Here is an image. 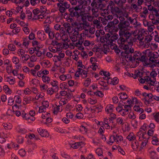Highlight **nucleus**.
<instances>
[{"label":"nucleus","instance_id":"nucleus-1","mask_svg":"<svg viewBox=\"0 0 159 159\" xmlns=\"http://www.w3.org/2000/svg\"><path fill=\"white\" fill-rule=\"evenodd\" d=\"M73 27L74 28V30L72 27H68L67 29V31L68 33L70 35H73L75 36V39L76 38V39H74V41L77 40V35H78V31L81 30L84 27V24L81 23L75 22L72 24Z\"/></svg>","mask_w":159,"mask_h":159},{"label":"nucleus","instance_id":"nucleus-2","mask_svg":"<svg viewBox=\"0 0 159 159\" xmlns=\"http://www.w3.org/2000/svg\"><path fill=\"white\" fill-rule=\"evenodd\" d=\"M148 8L149 10L152 11V14L155 16L157 17L156 21L153 20V18H151L152 20V22L153 24H157L159 23V8L158 7V6L155 7L153 8L152 6L151 5L148 6Z\"/></svg>","mask_w":159,"mask_h":159},{"label":"nucleus","instance_id":"nucleus-3","mask_svg":"<svg viewBox=\"0 0 159 159\" xmlns=\"http://www.w3.org/2000/svg\"><path fill=\"white\" fill-rule=\"evenodd\" d=\"M123 48L125 50L124 53L122 52V55L125 57L126 60H130L131 59V57L130 56H129V55L127 54L129 53V46L128 45H125L123 46Z\"/></svg>","mask_w":159,"mask_h":159},{"label":"nucleus","instance_id":"nucleus-4","mask_svg":"<svg viewBox=\"0 0 159 159\" xmlns=\"http://www.w3.org/2000/svg\"><path fill=\"white\" fill-rule=\"evenodd\" d=\"M100 74L103 76V78L106 80L107 82H109L110 77L109 73L108 72L102 70L100 72Z\"/></svg>","mask_w":159,"mask_h":159},{"label":"nucleus","instance_id":"nucleus-5","mask_svg":"<svg viewBox=\"0 0 159 159\" xmlns=\"http://www.w3.org/2000/svg\"><path fill=\"white\" fill-rule=\"evenodd\" d=\"M137 60L140 61L143 63L144 65L145 66H149V64L151 63V60H146L145 57L144 56H142L138 58Z\"/></svg>","mask_w":159,"mask_h":159},{"label":"nucleus","instance_id":"nucleus-6","mask_svg":"<svg viewBox=\"0 0 159 159\" xmlns=\"http://www.w3.org/2000/svg\"><path fill=\"white\" fill-rule=\"evenodd\" d=\"M144 97V99H159V97L156 96H153L151 93H145L143 94Z\"/></svg>","mask_w":159,"mask_h":159},{"label":"nucleus","instance_id":"nucleus-7","mask_svg":"<svg viewBox=\"0 0 159 159\" xmlns=\"http://www.w3.org/2000/svg\"><path fill=\"white\" fill-rule=\"evenodd\" d=\"M157 74L155 71H152L150 74L151 76H149V78L152 79L150 80V85H155V82H156V79L155 77L157 76Z\"/></svg>","mask_w":159,"mask_h":159},{"label":"nucleus","instance_id":"nucleus-8","mask_svg":"<svg viewBox=\"0 0 159 159\" xmlns=\"http://www.w3.org/2000/svg\"><path fill=\"white\" fill-rule=\"evenodd\" d=\"M37 131L39 133L42 137H48L49 134L46 130L43 129L41 128L38 129Z\"/></svg>","mask_w":159,"mask_h":159},{"label":"nucleus","instance_id":"nucleus-9","mask_svg":"<svg viewBox=\"0 0 159 159\" xmlns=\"http://www.w3.org/2000/svg\"><path fill=\"white\" fill-rule=\"evenodd\" d=\"M66 96L68 98H71V95L70 94H67L66 92L64 91H61L60 94H57L56 96V98H62L61 96Z\"/></svg>","mask_w":159,"mask_h":159},{"label":"nucleus","instance_id":"nucleus-10","mask_svg":"<svg viewBox=\"0 0 159 159\" xmlns=\"http://www.w3.org/2000/svg\"><path fill=\"white\" fill-rule=\"evenodd\" d=\"M103 123L105 125V127L106 129H110L109 124L111 123V120L108 118L106 117L103 119Z\"/></svg>","mask_w":159,"mask_h":159},{"label":"nucleus","instance_id":"nucleus-11","mask_svg":"<svg viewBox=\"0 0 159 159\" xmlns=\"http://www.w3.org/2000/svg\"><path fill=\"white\" fill-rule=\"evenodd\" d=\"M152 79L149 78V76H148L145 77L144 79L140 77L139 78V80L140 82L141 83H144L146 82L150 84V80H152Z\"/></svg>","mask_w":159,"mask_h":159},{"label":"nucleus","instance_id":"nucleus-12","mask_svg":"<svg viewBox=\"0 0 159 159\" xmlns=\"http://www.w3.org/2000/svg\"><path fill=\"white\" fill-rule=\"evenodd\" d=\"M114 108V106L111 104H109L106 107L105 110L107 114H109L112 112Z\"/></svg>","mask_w":159,"mask_h":159},{"label":"nucleus","instance_id":"nucleus-13","mask_svg":"<svg viewBox=\"0 0 159 159\" xmlns=\"http://www.w3.org/2000/svg\"><path fill=\"white\" fill-rule=\"evenodd\" d=\"M76 66L77 67L79 70H82L84 67V65L82 64V61L80 60H76L75 62Z\"/></svg>","mask_w":159,"mask_h":159},{"label":"nucleus","instance_id":"nucleus-14","mask_svg":"<svg viewBox=\"0 0 159 159\" xmlns=\"http://www.w3.org/2000/svg\"><path fill=\"white\" fill-rule=\"evenodd\" d=\"M5 80L11 85L14 84L15 82V79L12 77H6L5 78Z\"/></svg>","mask_w":159,"mask_h":159},{"label":"nucleus","instance_id":"nucleus-15","mask_svg":"<svg viewBox=\"0 0 159 159\" xmlns=\"http://www.w3.org/2000/svg\"><path fill=\"white\" fill-rule=\"evenodd\" d=\"M139 100H135V105L134 106V109L135 111L138 112L139 110L140 106H142V103L141 102H139Z\"/></svg>","mask_w":159,"mask_h":159},{"label":"nucleus","instance_id":"nucleus-16","mask_svg":"<svg viewBox=\"0 0 159 159\" xmlns=\"http://www.w3.org/2000/svg\"><path fill=\"white\" fill-rule=\"evenodd\" d=\"M56 44V45L54 46L53 47L50 46L49 47V49L50 51L53 52H57V51H59L60 48L59 49L57 48L59 46H60V44H57V43Z\"/></svg>","mask_w":159,"mask_h":159},{"label":"nucleus","instance_id":"nucleus-17","mask_svg":"<svg viewBox=\"0 0 159 159\" xmlns=\"http://www.w3.org/2000/svg\"><path fill=\"white\" fill-rule=\"evenodd\" d=\"M116 111L122 116H125L129 113V111H127V110H126L124 109V108L120 109H119V108H117Z\"/></svg>","mask_w":159,"mask_h":159},{"label":"nucleus","instance_id":"nucleus-18","mask_svg":"<svg viewBox=\"0 0 159 159\" xmlns=\"http://www.w3.org/2000/svg\"><path fill=\"white\" fill-rule=\"evenodd\" d=\"M37 35L38 38L41 40H43L45 38V34L43 31H38Z\"/></svg>","mask_w":159,"mask_h":159},{"label":"nucleus","instance_id":"nucleus-19","mask_svg":"<svg viewBox=\"0 0 159 159\" xmlns=\"http://www.w3.org/2000/svg\"><path fill=\"white\" fill-rule=\"evenodd\" d=\"M112 138L114 141L118 142L119 140L120 141H121L123 140V137L121 135H119L118 134H116V135H112Z\"/></svg>","mask_w":159,"mask_h":159},{"label":"nucleus","instance_id":"nucleus-20","mask_svg":"<svg viewBox=\"0 0 159 159\" xmlns=\"http://www.w3.org/2000/svg\"><path fill=\"white\" fill-rule=\"evenodd\" d=\"M110 39V35L109 34H107L105 36V37L103 36L100 38V41L102 43L106 42L107 43H109L108 41Z\"/></svg>","mask_w":159,"mask_h":159},{"label":"nucleus","instance_id":"nucleus-21","mask_svg":"<svg viewBox=\"0 0 159 159\" xmlns=\"http://www.w3.org/2000/svg\"><path fill=\"white\" fill-rule=\"evenodd\" d=\"M151 62H152L151 64H149V66L154 67V66L159 67V60H155L154 59L151 60Z\"/></svg>","mask_w":159,"mask_h":159},{"label":"nucleus","instance_id":"nucleus-22","mask_svg":"<svg viewBox=\"0 0 159 159\" xmlns=\"http://www.w3.org/2000/svg\"><path fill=\"white\" fill-rule=\"evenodd\" d=\"M64 56L65 54L64 53H60L59 54L58 56H54L53 57L54 60L55 61H60L61 58H63L64 57Z\"/></svg>","mask_w":159,"mask_h":159},{"label":"nucleus","instance_id":"nucleus-23","mask_svg":"<svg viewBox=\"0 0 159 159\" xmlns=\"http://www.w3.org/2000/svg\"><path fill=\"white\" fill-rule=\"evenodd\" d=\"M2 125L6 130H10L12 128V124L9 123H4Z\"/></svg>","mask_w":159,"mask_h":159},{"label":"nucleus","instance_id":"nucleus-24","mask_svg":"<svg viewBox=\"0 0 159 159\" xmlns=\"http://www.w3.org/2000/svg\"><path fill=\"white\" fill-rule=\"evenodd\" d=\"M79 130L83 134H86L88 133V129L83 125H81L80 126Z\"/></svg>","mask_w":159,"mask_h":159},{"label":"nucleus","instance_id":"nucleus-25","mask_svg":"<svg viewBox=\"0 0 159 159\" xmlns=\"http://www.w3.org/2000/svg\"><path fill=\"white\" fill-rule=\"evenodd\" d=\"M126 139L129 141H132L135 140L136 137L134 135V133L132 132L129 133V135L127 136Z\"/></svg>","mask_w":159,"mask_h":159},{"label":"nucleus","instance_id":"nucleus-26","mask_svg":"<svg viewBox=\"0 0 159 159\" xmlns=\"http://www.w3.org/2000/svg\"><path fill=\"white\" fill-rule=\"evenodd\" d=\"M119 82V80L117 77H114L112 79L110 78L109 82H108L107 83L108 84L115 85L118 83Z\"/></svg>","mask_w":159,"mask_h":159},{"label":"nucleus","instance_id":"nucleus-27","mask_svg":"<svg viewBox=\"0 0 159 159\" xmlns=\"http://www.w3.org/2000/svg\"><path fill=\"white\" fill-rule=\"evenodd\" d=\"M131 146L132 148L134 149H137L139 147V143L135 139L132 142Z\"/></svg>","mask_w":159,"mask_h":159},{"label":"nucleus","instance_id":"nucleus-28","mask_svg":"<svg viewBox=\"0 0 159 159\" xmlns=\"http://www.w3.org/2000/svg\"><path fill=\"white\" fill-rule=\"evenodd\" d=\"M119 98L120 99H126L128 98V96L125 93H120L118 95Z\"/></svg>","mask_w":159,"mask_h":159},{"label":"nucleus","instance_id":"nucleus-29","mask_svg":"<svg viewBox=\"0 0 159 159\" xmlns=\"http://www.w3.org/2000/svg\"><path fill=\"white\" fill-rule=\"evenodd\" d=\"M3 90L7 94H10L11 93V90L7 85L3 86Z\"/></svg>","mask_w":159,"mask_h":159},{"label":"nucleus","instance_id":"nucleus-30","mask_svg":"<svg viewBox=\"0 0 159 159\" xmlns=\"http://www.w3.org/2000/svg\"><path fill=\"white\" fill-rule=\"evenodd\" d=\"M42 66L44 67H48L50 66V63L48 61L44 60L41 63Z\"/></svg>","mask_w":159,"mask_h":159},{"label":"nucleus","instance_id":"nucleus-31","mask_svg":"<svg viewBox=\"0 0 159 159\" xmlns=\"http://www.w3.org/2000/svg\"><path fill=\"white\" fill-rule=\"evenodd\" d=\"M42 80L45 83H48L50 80V78L48 76L44 75L42 76Z\"/></svg>","mask_w":159,"mask_h":159},{"label":"nucleus","instance_id":"nucleus-32","mask_svg":"<svg viewBox=\"0 0 159 159\" xmlns=\"http://www.w3.org/2000/svg\"><path fill=\"white\" fill-rule=\"evenodd\" d=\"M125 104H126V102H123V100H120L118 104V106L116 108V110H117V108H119V109H120L123 108V106Z\"/></svg>","mask_w":159,"mask_h":159},{"label":"nucleus","instance_id":"nucleus-33","mask_svg":"<svg viewBox=\"0 0 159 159\" xmlns=\"http://www.w3.org/2000/svg\"><path fill=\"white\" fill-rule=\"evenodd\" d=\"M116 122L117 125H122L124 124L123 119L121 117H119L116 119Z\"/></svg>","mask_w":159,"mask_h":159},{"label":"nucleus","instance_id":"nucleus-34","mask_svg":"<svg viewBox=\"0 0 159 159\" xmlns=\"http://www.w3.org/2000/svg\"><path fill=\"white\" fill-rule=\"evenodd\" d=\"M51 85L53 87H55V89H58V82L57 81L53 80L50 83Z\"/></svg>","mask_w":159,"mask_h":159},{"label":"nucleus","instance_id":"nucleus-35","mask_svg":"<svg viewBox=\"0 0 159 159\" xmlns=\"http://www.w3.org/2000/svg\"><path fill=\"white\" fill-rule=\"evenodd\" d=\"M18 133L21 134H24L27 132V130L24 128H19L17 130Z\"/></svg>","mask_w":159,"mask_h":159},{"label":"nucleus","instance_id":"nucleus-36","mask_svg":"<svg viewBox=\"0 0 159 159\" xmlns=\"http://www.w3.org/2000/svg\"><path fill=\"white\" fill-rule=\"evenodd\" d=\"M95 152L97 154L99 157H101L102 158L103 157V152L101 148H98L95 151Z\"/></svg>","mask_w":159,"mask_h":159},{"label":"nucleus","instance_id":"nucleus-37","mask_svg":"<svg viewBox=\"0 0 159 159\" xmlns=\"http://www.w3.org/2000/svg\"><path fill=\"white\" fill-rule=\"evenodd\" d=\"M23 6H18L16 8L15 11V14H16L17 13H21L23 11Z\"/></svg>","mask_w":159,"mask_h":159},{"label":"nucleus","instance_id":"nucleus-38","mask_svg":"<svg viewBox=\"0 0 159 159\" xmlns=\"http://www.w3.org/2000/svg\"><path fill=\"white\" fill-rule=\"evenodd\" d=\"M33 46H37L38 48H42L43 47V45H40V43L36 40H34L32 42Z\"/></svg>","mask_w":159,"mask_h":159},{"label":"nucleus","instance_id":"nucleus-39","mask_svg":"<svg viewBox=\"0 0 159 159\" xmlns=\"http://www.w3.org/2000/svg\"><path fill=\"white\" fill-rule=\"evenodd\" d=\"M30 58V56L27 54H24L20 57V59L23 61H27Z\"/></svg>","mask_w":159,"mask_h":159},{"label":"nucleus","instance_id":"nucleus-40","mask_svg":"<svg viewBox=\"0 0 159 159\" xmlns=\"http://www.w3.org/2000/svg\"><path fill=\"white\" fill-rule=\"evenodd\" d=\"M25 120H27V118H29V117L28 116V115L27 114L25 111H21V114L20 115Z\"/></svg>","mask_w":159,"mask_h":159},{"label":"nucleus","instance_id":"nucleus-41","mask_svg":"<svg viewBox=\"0 0 159 159\" xmlns=\"http://www.w3.org/2000/svg\"><path fill=\"white\" fill-rule=\"evenodd\" d=\"M60 87L61 89H67V84L66 82H63L60 85Z\"/></svg>","mask_w":159,"mask_h":159},{"label":"nucleus","instance_id":"nucleus-42","mask_svg":"<svg viewBox=\"0 0 159 159\" xmlns=\"http://www.w3.org/2000/svg\"><path fill=\"white\" fill-rule=\"evenodd\" d=\"M18 154L21 157H24L25 155L26 152L24 149L22 148L19 151Z\"/></svg>","mask_w":159,"mask_h":159},{"label":"nucleus","instance_id":"nucleus-43","mask_svg":"<svg viewBox=\"0 0 159 159\" xmlns=\"http://www.w3.org/2000/svg\"><path fill=\"white\" fill-rule=\"evenodd\" d=\"M109 114V117L108 118L111 121H113L116 119V115L115 113L111 112Z\"/></svg>","mask_w":159,"mask_h":159},{"label":"nucleus","instance_id":"nucleus-44","mask_svg":"<svg viewBox=\"0 0 159 159\" xmlns=\"http://www.w3.org/2000/svg\"><path fill=\"white\" fill-rule=\"evenodd\" d=\"M60 107V105L58 106H57L56 107H54L53 108V113L54 114L57 115L60 110L59 107Z\"/></svg>","mask_w":159,"mask_h":159},{"label":"nucleus","instance_id":"nucleus-45","mask_svg":"<svg viewBox=\"0 0 159 159\" xmlns=\"http://www.w3.org/2000/svg\"><path fill=\"white\" fill-rule=\"evenodd\" d=\"M147 136H148L147 135L146 133V132H143L142 133V135H141V137H139V141H141L143 139H147Z\"/></svg>","mask_w":159,"mask_h":159},{"label":"nucleus","instance_id":"nucleus-46","mask_svg":"<svg viewBox=\"0 0 159 159\" xmlns=\"http://www.w3.org/2000/svg\"><path fill=\"white\" fill-rule=\"evenodd\" d=\"M25 53V50L22 49H19L18 50L17 52V54L20 57Z\"/></svg>","mask_w":159,"mask_h":159},{"label":"nucleus","instance_id":"nucleus-47","mask_svg":"<svg viewBox=\"0 0 159 159\" xmlns=\"http://www.w3.org/2000/svg\"><path fill=\"white\" fill-rule=\"evenodd\" d=\"M149 139V137L147 138V139H145V140L143 141L141 143V146L140 147L141 149L143 148V147L145 146L148 142V139Z\"/></svg>","mask_w":159,"mask_h":159},{"label":"nucleus","instance_id":"nucleus-48","mask_svg":"<svg viewBox=\"0 0 159 159\" xmlns=\"http://www.w3.org/2000/svg\"><path fill=\"white\" fill-rule=\"evenodd\" d=\"M153 115L154 116V119L157 122H159V112L157 113L156 114L153 113Z\"/></svg>","mask_w":159,"mask_h":159},{"label":"nucleus","instance_id":"nucleus-49","mask_svg":"<svg viewBox=\"0 0 159 159\" xmlns=\"http://www.w3.org/2000/svg\"><path fill=\"white\" fill-rule=\"evenodd\" d=\"M158 139L156 137L153 136L152 138V143L153 145H157L158 142Z\"/></svg>","mask_w":159,"mask_h":159},{"label":"nucleus","instance_id":"nucleus-50","mask_svg":"<svg viewBox=\"0 0 159 159\" xmlns=\"http://www.w3.org/2000/svg\"><path fill=\"white\" fill-rule=\"evenodd\" d=\"M133 105L131 104L126 105V104H125L124 106V109H125L126 110H127V111H129V110H130L131 109V107Z\"/></svg>","mask_w":159,"mask_h":159},{"label":"nucleus","instance_id":"nucleus-51","mask_svg":"<svg viewBox=\"0 0 159 159\" xmlns=\"http://www.w3.org/2000/svg\"><path fill=\"white\" fill-rule=\"evenodd\" d=\"M39 113L44 112L45 113L46 110V108H45L43 106H41L39 107Z\"/></svg>","mask_w":159,"mask_h":159},{"label":"nucleus","instance_id":"nucleus-52","mask_svg":"<svg viewBox=\"0 0 159 159\" xmlns=\"http://www.w3.org/2000/svg\"><path fill=\"white\" fill-rule=\"evenodd\" d=\"M23 30L26 34H28L30 33V30L28 27V25L25 27H23Z\"/></svg>","mask_w":159,"mask_h":159},{"label":"nucleus","instance_id":"nucleus-53","mask_svg":"<svg viewBox=\"0 0 159 159\" xmlns=\"http://www.w3.org/2000/svg\"><path fill=\"white\" fill-rule=\"evenodd\" d=\"M45 114L47 115V116H46V117H47L46 118V121L48 123L51 122L53 120L52 118L49 117V116H50V114L46 112V113Z\"/></svg>","mask_w":159,"mask_h":159},{"label":"nucleus","instance_id":"nucleus-54","mask_svg":"<svg viewBox=\"0 0 159 159\" xmlns=\"http://www.w3.org/2000/svg\"><path fill=\"white\" fill-rule=\"evenodd\" d=\"M12 62L15 64L18 63L19 62V59L16 57H14L12 59Z\"/></svg>","mask_w":159,"mask_h":159},{"label":"nucleus","instance_id":"nucleus-55","mask_svg":"<svg viewBox=\"0 0 159 159\" xmlns=\"http://www.w3.org/2000/svg\"><path fill=\"white\" fill-rule=\"evenodd\" d=\"M138 124V121L135 120H132L131 121L132 126L135 128H137Z\"/></svg>","mask_w":159,"mask_h":159},{"label":"nucleus","instance_id":"nucleus-56","mask_svg":"<svg viewBox=\"0 0 159 159\" xmlns=\"http://www.w3.org/2000/svg\"><path fill=\"white\" fill-rule=\"evenodd\" d=\"M15 9H12L11 11H7L6 13V15L10 17L11 16L12 13L15 14Z\"/></svg>","mask_w":159,"mask_h":159},{"label":"nucleus","instance_id":"nucleus-57","mask_svg":"<svg viewBox=\"0 0 159 159\" xmlns=\"http://www.w3.org/2000/svg\"><path fill=\"white\" fill-rule=\"evenodd\" d=\"M28 116L29 117V118H27V119L26 120H28L29 122L33 121L35 120V117L33 116H31L29 115H28Z\"/></svg>","mask_w":159,"mask_h":159},{"label":"nucleus","instance_id":"nucleus-58","mask_svg":"<svg viewBox=\"0 0 159 159\" xmlns=\"http://www.w3.org/2000/svg\"><path fill=\"white\" fill-rule=\"evenodd\" d=\"M91 80L89 79H87L86 80L84 83V85L85 86H88L90 84Z\"/></svg>","mask_w":159,"mask_h":159},{"label":"nucleus","instance_id":"nucleus-59","mask_svg":"<svg viewBox=\"0 0 159 159\" xmlns=\"http://www.w3.org/2000/svg\"><path fill=\"white\" fill-rule=\"evenodd\" d=\"M40 86L41 90L43 91H45L48 88V86L45 84H41Z\"/></svg>","mask_w":159,"mask_h":159},{"label":"nucleus","instance_id":"nucleus-60","mask_svg":"<svg viewBox=\"0 0 159 159\" xmlns=\"http://www.w3.org/2000/svg\"><path fill=\"white\" fill-rule=\"evenodd\" d=\"M152 37L150 36H147L145 39V42L147 44V45H149L148 43L152 40Z\"/></svg>","mask_w":159,"mask_h":159},{"label":"nucleus","instance_id":"nucleus-61","mask_svg":"<svg viewBox=\"0 0 159 159\" xmlns=\"http://www.w3.org/2000/svg\"><path fill=\"white\" fill-rule=\"evenodd\" d=\"M8 49L11 51H14L16 50L15 46L12 44H10L8 46Z\"/></svg>","mask_w":159,"mask_h":159},{"label":"nucleus","instance_id":"nucleus-62","mask_svg":"<svg viewBox=\"0 0 159 159\" xmlns=\"http://www.w3.org/2000/svg\"><path fill=\"white\" fill-rule=\"evenodd\" d=\"M47 9L45 6H41L40 7V12L43 14H44L46 13Z\"/></svg>","mask_w":159,"mask_h":159},{"label":"nucleus","instance_id":"nucleus-63","mask_svg":"<svg viewBox=\"0 0 159 159\" xmlns=\"http://www.w3.org/2000/svg\"><path fill=\"white\" fill-rule=\"evenodd\" d=\"M54 92V90L51 88H49L47 90V93L50 95L53 94Z\"/></svg>","mask_w":159,"mask_h":159},{"label":"nucleus","instance_id":"nucleus-64","mask_svg":"<svg viewBox=\"0 0 159 159\" xmlns=\"http://www.w3.org/2000/svg\"><path fill=\"white\" fill-rule=\"evenodd\" d=\"M76 117L79 119H82L84 117L83 114L81 113H78L76 114Z\"/></svg>","mask_w":159,"mask_h":159}]
</instances>
